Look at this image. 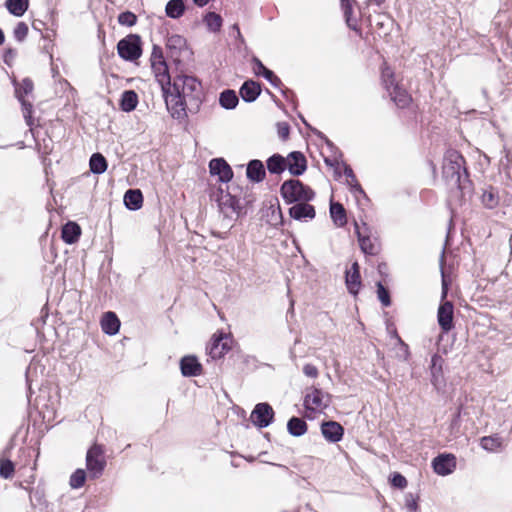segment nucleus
Listing matches in <instances>:
<instances>
[{
	"mask_svg": "<svg viewBox=\"0 0 512 512\" xmlns=\"http://www.w3.org/2000/svg\"><path fill=\"white\" fill-rule=\"evenodd\" d=\"M185 11V5L183 0H170L166 4L165 12L170 18L177 19L183 15Z\"/></svg>",
	"mask_w": 512,
	"mask_h": 512,
	"instance_id": "obj_35",
	"label": "nucleus"
},
{
	"mask_svg": "<svg viewBox=\"0 0 512 512\" xmlns=\"http://www.w3.org/2000/svg\"><path fill=\"white\" fill-rule=\"evenodd\" d=\"M101 328L105 334L115 335L120 328V321L114 312H106L101 320Z\"/></svg>",
	"mask_w": 512,
	"mask_h": 512,
	"instance_id": "obj_24",
	"label": "nucleus"
},
{
	"mask_svg": "<svg viewBox=\"0 0 512 512\" xmlns=\"http://www.w3.org/2000/svg\"><path fill=\"white\" fill-rule=\"evenodd\" d=\"M391 485L395 488L404 489L407 486V480L403 475L395 472L391 477Z\"/></svg>",
	"mask_w": 512,
	"mask_h": 512,
	"instance_id": "obj_50",
	"label": "nucleus"
},
{
	"mask_svg": "<svg viewBox=\"0 0 512 512\" xmlns=\"http://www.w3.org/2000/svg\"><path fill=\"white\" fill-rule=\"evenodd\" d=\"M167 110L174 119L184 120L188 114H196L203 102L201 82L194 76L176 75L163 93Z\"/></svg>",
	"mask_w": 512,
	"mask_h": 512,
	"instance_id": "obj_1",
	"label": "nucleus"
},
{
	"mask_svg": "<svg viewBox=\"0 0 512 512\" xmlns=\"http://www.w3.org/2000/svg\"><path fill=\"white\" fill-rule=\"evenodd\" d=\"M432 466L436 474L449 475L456 468V457L453 454H441L433 459Z\"/></svg>",
	"mask_w": 512,
	"mask_h": 512,
	"instance_id": "obj_11",
	"label": "nucleus"
},
{
	"mask_svg": "<svg viewBox=\"0 0 512 512\" xmlns=\"http://www.w3.org/2000/svg\"><path fill=\"white\" fill-rule=\"evenodd\" d=\"M481 199L483 205L488 209H493L499 204L498 192L493 187L485 189Z\"/></svg>",
	"mask_w": 512,
	"mask_h": 512,
	"instance_id": "obj_39",
	"label": "nucleus"
},
{
	"mask_svg": "<svg viewBox=\"0 0 512 512\" xmlns=\"http://www.w3.org/2000/svg\"><path fill=\"white\" fill-rule=\"evenodd\" d=\"M216 200L219 210L225 218L235 220L241 215L243 205L241 199L236 195H232L229 191L220 188Z\"/></svg>",
	"mask_w": 512,
	"mask_h": 512,
	"instance_id": "obj_4",
	"label": "nucleus"
},
{
	"mask_svg": "<svg viewBox=\"0 0 512 512\" xmlns=\"http://www.w3.org/2000/svg\"><path fill=\"white\" fill-rule=\"evenodd\" d=\"M17 56V50L13 48H6L3 55V60L5 64L11 65L14 59Z\"/></svg>",
	"mask_w": 512,
	"mask_h": 512,
	"instance_id": "obj_52",
	"label": "nucleus"
},
{
	"mask_svg": "<svg viewBox=\"0 0 512 512\" xmlns=\"http://www.w3.org/2000/svg\"><path fill=\"white\" fill-rule=\"evenodd\" d=\"M260 92V85L252 80L244 82L239 91L240 96L245 102L255 101L260 95Z\"/></svg>",
	"mask_w": 512,
	"mask_h": 512,
	"instance_id": "obj_23",
	"label": "nucleus"
},
{
	"mask_svg": "<svg viewBox=\"0 0 512 512\" xmlns=\"http://www.w3.org/2000/svg\"><path fill=\"white\" fill-rule=\"evenodd\" d=\"M330 215L336 226L343 227L346 225V211L342 204L332 202L330 204Z\"/></svg>",
	"mask_w": 512,
	"mask_h": 512,
	"instance_id": "obj_30",
	"label": "nucleus"
},
{
	"mask_svg": "<svg viewBox=\"0 0 512 512\" xmlns=\"http://www.w3.org/2000/svg\"><path fill=\"white\" fill-rule=\"evenodd\" d=\"M90 171L93 174H103L108 167L105 157L100 153H94L89 160Z\"/></svg>",
	"mask_w": 512,
	"mask_h": 512,
	"instance_id": "obj_32",
	"label": "nucleus"
},
{
	"mask_svg": "<svg viewBox=\"0 0 512 512\" xmlns=\"http://www.w3.org/2000/svg\"><path fill=\"white\" fill-rule=\"evenodd\" d=\"M481 447L486 451H496L501 446V441L497 437L486 436L480 441Z\"/></svg>",
	"mask_w": 512,
	"mask_h": 512,
	"instance_id": "obj_42",
	"label": "nucleus"
},
{
	"mask_svg": "<svg viewBox=\"0 0 512 512\" xmlns=\"http://www.w3.org/2000/svg\"><path fill=\"white\" fill-rule=\"evenodd\" d=\"M193 1L196 5H198L200 7L205 6L209 2V0H193Z\"/></svg>",
	"mask_w": 512,
	"mask_h": 512,
	"instance_id": "obj_59",
	"label": "nucleus"
},
{
	"mask_svg": "<svg viewBox=\"0 0 512 512\" xmlns=\"http://www.w3.org/2000/svg\"><path fill=\"white\" fill-rule=\"evenodd\" d=\"M251 421L259 428L269 426L274 418L273 408L268 403H258L252 413Z\"/></svg>",
	"mask_w": 512,
	"mask_h": 512,
	"instance_id": "obj_10",
	"label": "nucleus"
},
{
	"mask_svg": "<svg viewBox=\"0 0 512 512\" xmlns=\"http://www.w3.org/2000/svg\"><path fill=\"white\" fill-rule=\"evenodd\" d=\"M4 39H5V37H4V33H3V31L0 29V45H2V44H3Z\"/></svg>",
	"mask_w": 512,
	"mask_h": 512,
	"instance_id": "obj_61",
	"label": "nucleus"
},
{
	"mask_svg": "<svg viewBox=\"0 0 512 512\" xmlns=\"http://www.w3.org/2000/svg\"><path fill=\"white\" fill-rule=\"evenodd\" d=\"M267 169L271 174H281L286 169V160L280 154H274L267 160Z\"/></svg>",
	"mask_w": 512,
	"mask_h": 512,
	"instance_id": "obj_33",
	"label": "nucleus"
},
{
	"mask_svg": "<svg viewBox=\"0 0 512 512\" xmlns=\"http://www.w3.org/2000/svg\"><path fill=\"white\" fill-rule=\"evenodd\" d=\"M150 61H151V63L152 62L158 63V62L165 61L163 54H162V49L160 47H158L156 45L153 47Z\"/></svg>",
	"mask_w": 512,
	"mask_h": 512,
	"instance_id": "obj_54",
	"label": "nucleus"
},
{
	"mask_svg": "<svg viewBox=\"0 0 512 512\" xmlns=\"http://www.w3.org/2000/svg\"><path fill=\"white\" fill-rule=\"evenodd\" d=\"M388 93L391 96V99L400 108L406 107L411 101V97L407 91L402 89L398 84L393 86V88L388 91Z\"/></svg>",
	"mask_w": 512,
	"mask_h": 512,
	"instance_id": "obj_28",
	"label": "nucleus"
},
{
	"mask_svg": "<svg viewBox=\"0 0 512 512\" xmlns=\"http://www.w3.org/2000/svg\"><path fill=\"white\" fill-rule=\"evenodd\" d=\"M184 45H185V40H184V38H182L179 35H173V36L169 37L167 40V47L169 49L177 48V47L181 48Z\"/></svg>",
	"mask_w": 512,
	"mask_h": 512,
	"instance_id": "obj_51",
	"label": "nucleus"
},
{
	"mask_svg": "<svg viewBox=\"0 0 512 512\" xmlns=\"http://www.w3.org/2000/svg\"><path fill=\"white\" fill-rule=\"evenodd\" d=\"M207 28L212 32H217L222 26V18L215 12H209L204 17Z\"/></svg>",
	"mask_w": 512,
	"mask_h": 512,
	"instance_id": "obj_40",
	"label": "nucleus"
},
{
	"mask_svg": "<svg viewBox=\"0 0 512 512\" xmlns=\"http://www.w3.org/2000/svg\"><path fill=\"white\" fill-rule=\"evenodd\" d=\"M321 433L328 442L337 443L343 438L344 428L336 421H327L322 423Z\"/></svg>",
	"mask_w": 512,
	"mask_h": 512,
	"instance_id": "obj_16",
	"label": "nucleus"
},
{
	"mask_svg": "<svg viewBox=\"0 0 512 512\" xmlns=\"http://www.w3.org/2000/svg\"><path fill=\"white\" fill-rule=\"evenodd\" d=\"M119 56L126 61H135L142 54L141 38L137 34H130L117 44Z\"/></svg>",
	"mask_w": 512,
	"mask_h": 512,
	"instance_id": "obj_6",
	"label": "nucleus"
},
{
	"mask_svg": "<svg viewBox=\"0 0 512 512\" xmlns=\"http://www.w3.org/2000/svg\"><path fill=\"white\" fill-rule=\"evenodd\" d=\"M395 332H397V331H396V330H394V331L391 333V335H392V337H393L394 339H395Z\"/></svg>",
	"mask_w": 512,
	"mask_h": 512,
	"instance_id": "obj_63",
	"label": "nucleus"
},
{
	"mask_svg": "<svg viewBox=\"0 0 512 512\" xmlns=\"http://www.w3.org/2000/svg\"><path fill=\"white\" fill-rule=\"evenodd\" d=\"M86 479V473L83 469H77L70 477L69 484L73 489L81 488Z\"/></svg>",
	"mask_w": 512,
	"mask_h": 512,
	"instance_id": "obj_44",
	"label": "nucleus"
},
{
	"mask_svg": "<svg viewBox=\"0 0 512 512\" xmlns=\"http://www.w3.org/2000/svg\"><path fill=\"white\" fill-rule=\"evenodd\" d=\"M447 283L444 277V274H442V299L446 298L447 296Z\"/></svg>",
	"mask_w": 512,
	"mask_h": 512,
	"instance_id": "obj_57",
	"label": "nucleus"
},
{
	"mask_svg": "<svg viewBox=\"0 0 512 512\" xmlns=\"http://www.w3.org/2000/svg\"><path fill=\"white\" fill-rule=\"evenodd\" d=\"M442 364L443 359L440 355L434 354L431 358V382L433 385H437L439 379L442 377Z\"/></svg>",
	"mask_w": 512,
	"mask_h": 512,
	"instance_id": "obj_36",
	"label": "nucleus"
},
{
	"mask_svg": "<svg viewBox=\"0 0 512 512\" xmlns=\"http://www.w3.org/2000/svg\"><path fill=\"white\" fill-rule=\"evenodd\" d=\"M303 373L310 378H317L319 375V371L317 367L313 364H306L303 367Z\"/></svg>",
	"mask_w": 512,
	"mask_h": 512,
	"instance_id": "obj_53",
	"label": "nucleus"
},
{
	"mask_svg": "<svg viewBox=\"0 0 512 512\" xmlns=\"http://www.w3.org/2000/svg\"><path fill=\"white\" fill-rule=\"evenodd\" d=\"M81 234L80 226L75 222H68L62 228V239L67 244L75 243Z\"/></svg>",
	"mask_w": 512,
	"mask_h": 512,
	"instance_id": "obj_27",
	"label": "nucleus"
},
{
	"mask_svg": "<svg viewBox=\"0 0 512 512\" xmlns=\"http://www.w3.org/2000/svg\"><path fill=\"white\" fill-rule=\"evenodd\" d=\"M280 193L287 203L309 202L315 197V192L297 179L285 181L281 185Z\"/></svg>",
	"mask_w": 512,
	"mask_h": 512,
	"instance_id": "obj_3",
	"label": "nucleus"
},
{
	"mask_svg": "<svg viewBox=\"0 0 512 512\" xmlns=\"http://www.w3.org/2000/svg\"><path fill=\"white\" fill-rule=\"evenodd\" d=\"M345 283L348 291L356 295L361 287L359 264L354 262L350 270L346 271Z\"/></svg>",
	"mask_w": 512,
	"mask_h": 512,
	"instance_id": "obj_20",
	"label": "nucleus"
},
{
	"mask_svg": "<svg viewBox=\"0 0 512 512\" xmlns=\"http://www.w3.org/2000/svg\"><path fill=\"white\" fill-rule=\"evenodd\" d=\"M307 423L298 417H292L287 423L288 432L295 437H300L307 432Z\"/></svg>",
	"mask_w": 512,
	"mask_h": 512,
	"instance_id": "obj_31",
	"label": "nucleus"
},
{
	"mask_svg": "<svg viewBox=\"0 0 512 512\" xmlns=\"http://www.w3.org/2000/svg\"><path fill=\"white\" fill-rule=\"evenodd\" d=\"M181 373L185 377L198 376L202 373V365L195 356H184L180 360Z\"/></svg>",
	"mask_w": 512,
	"mask_h": 512,
	"instance_id": "obj_18",
	"label": "nucleus"
},
{
	"mask_svg": "<svg viewBox=\"0 0 512 512\" xmlns=\"http://www.w3.org/2000/svg\"><path fill=\"white\" fill-rule=\"evenodd\" d=\"M343 166V173L347 178V184L350 186L351 192L355 195L356 198L358 196L366 197V194L364 190L362 189L361 185L357 181V178L352 170V168L347 165L346 163H342Z\"/></svg>",
	"mask_w": 512,
	"mask_h": 512,
	"instance_id": "obj_25",
	"label": "nucleus"
},
{
	"mask_svg": "<svg viewBox=\"0 0 512 512\" xmlns=\"http://www.w3.org/2000/svg\"><path fill=\"white\" fill-rule=\"evenodd\" d=\"M124 204L129 210H138L143 204L142 192L138 189H129L124 195Z\"/></svg>",
	"mask_w": 512,
	"mask_h": 512,
	"instance_id": "obj_26",
	"label": "nucleus"
},
{
	"mask_svg": "<svg viewBox=\"0 0 512 512\" xmlns=\"http://www.w3.org/2000/svg\"><path fill=\"white\" fill-rule=\"evenodd\" d=\"M302 121H303V123H304L305 125H307V126H308V124H307V122H306V120H305L304 118H302Z\"/></svg>",
	"mask_w": 512,
	"mask_h": 512,
	"instance_id": "obj_64",
	"label": "nucleus"
},
{
	"mask_svg": "<svg viewBox=\"0 0 512 512\" xmlns=\"http://www.w3.org/2000/svg\"><path fill=\"white\" fill-rule=\"evenodd\" d=\"M233 29L237 32V35H238V36H240V35H241V33H240V29H239V27H238V25H237V24H234V25H233Z\"/></svg>",
	"mask_w": 512,
	"mask_h": 512,
	"instance_id": "obj_62",
	"label": "nucleus"
},
{
	"mask_svg": "<svg viewBox=\"0 0 512 512\" xmlns=\"http://www.w3.org/2000/svg\"><path fill=\"white\" fill-rule=\"evenodd\" d=\"M405 508L407 512H417L418 511V497L414 496L412 493H408L405 495Z\"/></svg>",
	"mask_w": 512,
	"mask_h": 512,
	"instance_id": "obj_49",
	"label": "nucleus"
},
{
	"mask_svg": "<svg viewBox=\"0 0 512 512\" xmlns=\"http://www.w3.org/2000/svg\"><path fill=\"white\" fill-rule=\"evenodd\" d=\"M6 8L14 16H22L28 9V0H6Z\"/></svg>",
	"mask_w": 512,
	"mask_h": 512,
	"instance_id": "obj_38",
	"label": "nucleus"
},
{
	"mask_svg": "<svg viewBox=\"0 0 512 512\" xmlns=\"http://www.w3.org/2000/svg\"><path fill=\"white\" fill-rule=\"evenodd\" d=\"M382 82L387 91H390L393 86L397 85L394 77V73L388 66L382 69Z\"/></svg>",
	"mask_w": 512,
	"mask_h": 512,
	"instance_id": "obj_43",
	"label": "nucleus"
},
{
	"mask_svg": "<svg viewBox=\"0 0 512 512\" xmlns=\"http://www.w3.org/2000/svg\"><path fill=\"white\" fill-rule=\"evenodd\" d=\"M253 64V70L256 75L263 76L274 87H280L282 85L281 79L276 76L273 71L266 68L258 58H253Z\"/></svg>",
	"mask_w": 512,
	"mask_h": 512,
	"instance_id": "obj_21",
	"label": "nucleus"
},
{
	"mask_svg": "<svg viewBox=\"0 0 512 512\" xmlns=\"http://www.w3.org/2000/svg\"><path fill=\"white\" fill-rule=\"evenodd\" d=\"M106 461L104 451L101 446H92L86 455V468L92 478H98L102 475Z\"/></svg>",
	"mask_w": 512,
	"mask_h": 512,
	"instance_id": "obj_7",
	"label": "nucleus"
},
{
	"mask_svg": "<svg viewBox=\"0 0 512 512\" xmlns=\"http://www.w3.org/2000/svg\"><path fill=\"white\" fill-rule=\"evenodd\" d=\"M289 215L298 221H307L315 218L316 212L314 206L308 202H297L289 209Z\"/></svg>",
	"mask_w": 512,
	"mask_h": 512,
	"instance_id": "obj_14",
	"label": "nucleus"
},
{
	"mask_svg": "<svg viewBox=\"0 0 512 512\" xmlns=\"http://www.w3.org/2000/svg\"><path fill=\"white\" fill-rule=\"evenodd\" d=\"M210 173L217 175L223 183L229 182L233 177V171L229 164L222 158H214L209 163Z\"/></svg>",
	"mask_w": 512,
	"mask_h": 512,
	"instance_id": "obj_13",
	"label": "nucleus"
},
{
	"mask_svg": "<svg viewBox=\"0 0 512 512\" xmlns=\"http://www.w3.org/2000/svg\"><path fill=\"white\" fill-rule=\"evenodd\" d=\"M355 233L357 234L358 242L362 252L366 255H377L380 251V245L376 238H371L369 235V227L366 223L361 226L355 222Z\"/></svg>",
	"mask_w": 512,
	"mask_h": 512,
	"instance_id": "obj_8",
	"label": "nucleus"
},
{
	"mask_svg": "<svg viewBox=\"0 0 512 512\" xmlns=\"http://www.w3.org/2000/svg\"><path fill=\"white\" fill-rule=\"evenodd\" d=\"M465 160L456 150L450 149L444 155L443 177L451 185L461 188V178L466 174Z\"/></svg>",
	"mask_w": 512,
	"mask_h": 512,
	"instance_id": "obj_2",
	"label": "nucleus"
},
{
	"mask_svg": "<svg viewBox=\"0 0 512 512\" xmlns=\"http://www.w3.org/2000/svg\"><path fill=\"white\" fill-rule=\"evenodd\" d=\"M24 118H25V121L27 123V125L29 127H31L33 125V119H32V116H31V111H27L25 114H24Z\"/></svg>",
	"mask_w": 512,
	"mask_h": 512,
	"instance_id": "obj_58",
	"label": "nucleus"
},
{
	"mask_svg": "<svg viewBox=\"0 0 512 512\" xmlns=\"http://www.w3.org/2000/svg\"><path fill=\"white\" fill-rule=\"evenodd\" d=\"M246 175L247 178L252 182L259 183L263 181L266 175L263 163L257 159L251 160L247 164Z\"/></svg>",
	"mask_w": 512,
	"mask_h": 512,
	"instance_id": "obj_22",
	"label": "nucleus"
},
{
	"mask_svg": "<svg viewBox=\"0 0 512 512\" xmlns=\"http://www.w3.org/2000/svg\"><path fill=\"white\" fill-rule=\"evenodd\" d=\"M458 420H459V414H457V415L453 418L451 425H452V426L457 425V424H458Z\"/></svg>",
	"mask_w": 512,
	"mask_h": 512,
	"instance_id": "obj_60",
	"label": "nucleus"
},
{
	"mask_svg": "<svg viewBox=\"0 0 512 512\" xmlns=\"http://www.w3.org/2000/svg\"><path fill=\"white\" fill-rule=\"evenodd\" d=\"M118 23L122 26L132 27L137 23V16L131 11H125L118 15Z\"/></svg>",
	"mask_w": 512,
	"mask_h": 512,
	"instance_id": "obj_45",
	"label": "nucleus"
},
{
	"mask_svg": "<svg viewBox=\"0 0 512 512\" xmlns=\"http://www.w3.org/2000/svg\"><path fill=\"white\" fill-rule=\"evenodd\" d=\"M15 472L14 463L4 457L0 458V477L4 479H10L13 477Z\"/></svg>",
	"mask_w": 512,
	"mask_h": 512,
	"instance_id": "obj_41",
	"label": "nucleus"
},
{
	"mask_svg": "<svg viewBox=\"0 0 512 512\" xmlns=\"http://www.w3.org/2000/svg\"><path fill=\"white\" fill-rule=\"evenodd\" d=\"M20 88L23 90L24 94H30L33 91V82L29 78H25L22 80L20 84Z\"/></svg>",
	"mask_w": 512,
	"mask_h": 512,
	"instance_id": "obj_56",
	"label": "nucleus"
},
{
	"mask_svg": "<svg viewBox=\"0 0 512 512\" xmlns=\"http://www.w3.org/2000/svg\"><path fill=\"white\" fill-rule=\"evenodd\" d=\"M453 314L454 307L452 302L445 301L440 304L437 312V320L444 333L449 332L453 328Z\"/></svg>",
	"mask_w": 512,
	"mask_h": 512,
	"instance_id": "obj_12",
	"label": "nucleus"
},
{
	"mask_svg": "<svg viewBox=\"0 0 512 512\" xmlns=\"http://www.w3.org/2000/svg\"><path fill=\"white\" fill-rule=\"evenodd\" d=\"M377 295L383 306L388 307L391 305L389 292L381 282L377 283Z\"/></svg>",
	"mask_w": 512,
	"mask_h": 512,
	"instance_id": "obj_47",
	"label": "nucleus"
},
{
	"mask_svg": "<svg viewBox=\"0 0 512 512\" xmlns=\"http://www.w3.org/2000/svg\"><path fill=\"white\" fill-rule=\"evenodd\" d=\"M341 7L348 27L352 30H357V19L352 16L353 0H341Z\"/></svg>",
	"mask_w": 512,
	"mask_h": 512,
	"instance_id": "obj_37",
	"label": "nucleus"
},
{
	"mask_svg": "<svg viewBox=\"0 0 512 512\" xmlns=\"http://www.w3.org/2000/svg\"><path fill=\"white\" fill-rule=\"evenodd\" d=\"M239 102L238 96L234 90H224L219 97L221 107L227 110L234 109Z\"/></svg>",
	"mask_w": 512,
	"mask_h": 512,
	"instance_id": "obj_34",
	"label": "nucleus"
},
{
	"mask_svg": "<svg viewBox=\"0 0 512 512\" xmlns=\"http://www.w3.org/2000/svg\"><path fill=\"white\" fill-rule=\"evenodd\" d=\"M138 104V95L133 90H126L122 93L120 107L125 112L133 111Z\"/></svg>",
	"mask_w": 512,
	"mask_h": 512,
	"instance_id": "obj_29",
	"label": "nucleus"
},
{
	"mask_svg": "<svg viewBox=\"0 0 512 512\" xmlns=\"http://www.w3.org/2000/svg\"><path fill=\"white\" fill-rule=\"evenodd\" d=\"M317 135L324 140L327 150L329 151V155H324L325 164L337 171L340 165V158L342 156L341 152L323 133L317 131Z\"/></svg>",
	"mask_w": 512,
	"mask_h": 512,
	"instance_id": "obj_17",
	"label": "nucleus"
},
{
	"mask_svg": "<svg viewBox=\"0 0 512 512\" xmlns=\"http://www.w3.org/2000/svg\"><path fill=\"white\" fill-rule=\"evenodd\" d=\"M13 35H14V38L17 41H19V42L24 41V39L28 35V26H27V24L24 23V22L17 23V25L14 28Z\"/></svg>",
	"mask_w": 512,
	"mask_h": 512,
	"instance_id": "obj_48",
	"label": "nucleus"
},
{
	"mask_svg": "<svg viewBox=\"0 0 512 512\" xmlns=\"http://www.w3.org/2000/svg\"><path fill=\"white\" fill-rule=\"evenodd\" d=\"M278 135L281 139H286L289 135V125L285 122H279L277 124Z\"/></svg>",
	"mask_w": 512,
	"mask_h": 512,
	"instance_id": "obj_55",
	"label": "nucleus"
},
{
	"mask_svg": "<svg viewBox=\"0 0 512 512\" xmlns=\"http://www.w3.org/2000/svg\"><path fill=\"white\" fill-rule=\"evenodd\" d=\"M231 338L223 333L214 335L208 344L206 350L208 355L213 359H220L231 349Z\"/></svg>",
	"mask_w": 512,
	"mask_h": 512,
	"instance_id": "obj_9",
	"label": "nucleus"
},
{
	"mask_svg": "<svg viewBox=\"0 0 512 512\" xmlns=\"http://www.w3.org/2000/svg\"><path fill=\"white\" fill-rule=\"evenodd\" d=\"M151 67L156 81L160 85L162 93H164V90H167L168 85L172 83L166 61L158 63L152 62Z\"/></svg>",
	"mask_w": 512,
	"mask_h": 512,
	"instance_id": "obj_19",
	"label": "nucleus"
},
{
	"mask_svg": "<svg viewBox=\"0 0 512 512\" xmlns=\"http://www.w3.org/2000/svg\"><path fill=\"white\" fill-rule=\"evenodd\" d=\"M285 160L286 168L294 176L302 175L307 168L306 158L301 152H291Z\"/></svg>",
	"mask_w": 512,
	"mask_h": 512,
	"instance_id": "obj_15",
	"label": "nucleus"
},
{
	"mask_svg": "<svg viewBox=\"0 0 512 512\" xmlns=\"http://www.w3.org/2000/svg\"><path fill=\"white\" fill-rule=\"evenodd\" d=\"M395 340L398 343V348L396 352L397 357L404 361L408 360L410 356L409 347L405 342H403V340L400 338L397 332H395Z\"/></svg>",
	"mask_w": 512,
	"mask_h": 512,
	"instance_id": "obj_46",
	"label": "nucleus"
},
{
	"mask_svg": "<svg viewBox=\"0 0 512 512\" xmlns=\"http://www.w3.org/2000/svg\"><path fill=\"white\" fill-rule=\"evenodd\" d=\"M331 404V395L321 389L311 387L306 390L303 405L307 411L312 413L322 412Z\"/></svg>",
	"mask_w": 512,
	"mask_h": 512,
	"instance_id": "obj_5",
	"label": "nucleus"
}]
</instances>
